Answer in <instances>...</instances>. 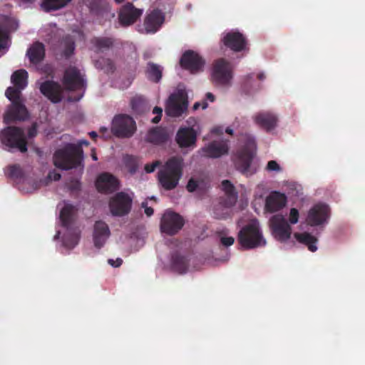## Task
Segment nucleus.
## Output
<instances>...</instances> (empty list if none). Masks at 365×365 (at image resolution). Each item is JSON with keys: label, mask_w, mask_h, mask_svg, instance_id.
Listing matches in <instances>:
<instances>
[{"label": "nucleus", "mask_w": 365, "mask_h": 365, "mask_svg": "<svg viewBox=\"0 0 365 365\" xmlns=\"http://www.w3.org/2000/svg\"><path fill=\"white\" fill-rule=\"evenodd\" d=\"M54 165L63 170H68L78 167H83V151L80 146L68 143L62 148L58 149L53 157Z\"/></svg>", "instance_id": "f257e3e1"}, {"label": "nucleus", "mask_w": 365, "mask_h": 365, "mask_svg": "<svg viewBox=\"0 0 365 365\" xmlns=\"http://www.w3.org/2000/svg\"><path fill=\"white\" fill-rule=\"evenodd\" d=\"M182 175V159L179 157L170 158L158 173L160 185L165 190L175 189Z\"/></svg>", "instance_id": "f03ea898"}, {"label": "nucleus", "mask_w": 365, "mask_h": 365, "mask_svg": "<svg viewBox=\"0 0 365 365\" xmlns=\"http://www.w3.org/2000/svg\"><path fill=\"white\" fill-rule=\"evenodd\" d=\"M5 96L11 102L4 115L5 123L9 124L15 121H24L29 118V111L24 104L22 96H19V92H16L15 89L11 88H7Z\"/></svg>", "instance_id": "7ed1b4c3"}, {"label": "nucleus", "mask_w": 365, "mask_h": 365, "mask_svg": "<svg viewBox=\"0 0 365 365\" xmlns=\"http://www.w3.org/2000/svg\"><path fill=\"white\" fill-rule=\"evenodd\" d=\"M75 207L66 204L60 212V220L63 227L66 228L67 232L63 237V245L64 247L72 249L78 243L80 239V232L77 229H71L74 220Z\"/></svg>", "instance_id": "20e7f679"}, {"label": "nucleus", "mask_w": 365, "mask_h": 365, "mask_svg": "<svg viewBox=\"0 0 365 365\" xmlns=\"http://www.w3.org/2000/svg\"><path fill=\"white\" fill-rule=\"evenodd\" d=\"M238 242L245 249H254L264 246L266 241L257 222L244 226L238 233Z\"/></svg>", "instance_id": "39448f33"}, {"label": "nucleus", "mask_w": 365, "mask_h": 365, "mask_svg": "<svg viewBox=\"0 0 365 365\" xmlns=\"http://www.w3.org/2000/svg\"><path fill=\"white\" fill-rule=\"evenodd\" d=\"M0 140L3 145L11 149H18L21 153L27 151V141L22 128L8 126L0 132Z\"/></svg>", "instance_id": "423d86ee"}, {"label": "nucleus", "mask_w": 365, "mask_h": 365, "mask_svg": "<svg viewBox=\"0 0 365 365\" xmlns=\"http://www.w3.org/2000/svg\"><path fill=\"white\" fill-rule=\"evenodd\" d=\"M256 150L255 140L251 136H246L244 145L237 150L234 158V163L237 170L243 174L248 172Z\"/></svg>", "instance_id": "0eeeda50"}, {"label": "nucleus", "mask_w": 365, "mask_h": 365, "mask_svg": "<svg viewBox=\"0 0 365 365\" xmlns=\"http://www.w3.org/2000/svg\"><path fill=\"white\" fill-rule=\"evenodd\" d=\"M136 130L135 121L126 114H119L114 117L111 125L112 133L118 138H130Z\"/></svg>", "instance_id": "6e6552de"}, {"label": "nucleus", "mask_w": 365, "mask_h": 365, "mask_svg": "<svg viewBox=\"0 0 365 365\" xmlns=\"http://www.w3.org/2000/svg\"><path fill=\"white\" fill-rule=\"evenodd\" d=\"M233 67L225 58L215 61L212 67V78L213 82L220 86H228L232 78Z\"/></svg>", "instance_id": "1a4fd4ad"}, {"label": "nucleus", "mask_w": 365, "mask_h": 365, "mask_svg": "<svg viewBox=\"0 0 365 365\" xmlns=\"http://www.w3.org/2000/svg\"><path fill=\"white\" fill-rule=\"evenodd\" d=\"M133 199L124 192H117L110 200L109 207L114 216H124L131 210Z\"/></svg>", "instance_id": "9d476101"}, {"label": "nucleus", "mask_w": 365, "mask_h": 365, "mask_svg": "<svg viewBox=\"0 0 365 365\" xmlns=\"http://www.w3.org/2000/svg\"><path fill=\"white\" fill-rule=\"evenodd\" d=\"M184 224V219L179 214L166 211L161 218L160 230L168 235H174L182 229Z\"/></svg>", "instance_id": "9b49d317"}, {"label": "nucleus", "mask_w": 365, "mask_h": 365, "mask_svg": "<svg viewBox=\"0 0 365 365\" xmlns=\"http://www.w3.org/2000/svg\"><path fill=\"white\" fill-rule=\"evenodd\" d=\"M187 108L186 93L182 90L171 94L169 97L166 113L172 117L180 116Z\"/></svg>", "instance_id": "f8f14e48"}, {"label": "nucleus", "mask_w": 365, "mask_h": 365, "mask_svg": "<svg viewBox=\"0 0 365 365\" xmlns=\"http://www.w3.org/2000/svg\"><path fill=\"white\" fill-rule=\"evenodd\" d=\"M270 227L274 238L285 242L290 238L292 227L282 215H275L270 219Z\"/></svg>", "instance_id": "ddd939ff"}, {"label": "nucleus", "mask_w": 365, "mask_h": 365, "mask_svg": "<svg viewBox=\"0 0 365 365\" xmlns=\"http://www.w3.org/2000/svg\"><path fill=\"white\" fill-rule=\"evenodd\" d=\"M180 64L182 68L194 74L202 71L205 61L198 53L187 50L182 55Z\"/></svg>", "instance_id": "4468645a"}, {"label": "nucleus", "mask_w": 365, "mask_h": 365, "mask_svg": "<svg viewBox=\"0 0 365 365\" xmlns=\"http://www.w3.org/2000/svg\"><path fill=\"white\" fill-rule=\"evenodd\" d=\"M63 83L66 89L69 91L81 90L86 86L80 71L74 66H70L65 71Z\"/></svg>", "instance_id": "2eb2a0df"}, {"label": "nucleus", "mask_w": 365, "mask_h": 365, "mask_svg": "<svg viewBox=\"0 0 365 365\" xmlns=\"http://www.w3.org/2000/svg\"><path fill=\"white\" fill-rule=\"evenodd\" d=\"M329 217V208L325 204H316L309 211L307 222L310 226H318L327 222Z\"/></svg>", "instance_id": "dca6fc26"}, {"label": "nucleus", "mask_w": 365, "mask_h": 365, "mask_svg": "<svg viewBox=\"0 0 365 365\" xmlns=\"http://www.w3.org/2000/svg\"><path fill=\"white\" fill-rule=\"evenodd\" d=\"M143 14V10L135 8L132 3H127L120 9L119 22L123 26L133 24Z\"/></svg>", "instance_id": "f3484780"}, {"label": "nucleus", "mask_w": 365, "mask_h": 365, "mask_svg": "<svg viewBox=\"0 0 365 365\" xmlns=\"http://www.w3.org/2000/svg\"><path fill=\"white\" fill-rule=\"evenodd\" d=\"M222 42L230 50L235 52H240L246 49L247 39L245 36L239 31L227 32L222 39Z\"/></svg>", "instance_id": "a211bd4d"}, {"label": "nucleus", "mask_w": 365, "mask_h": 365, "mask_svg": "<svg viewBox=\"0 0 365 365\" xmlns=\"http://www.w3.org/2000/svg\"><path fill=\"white\" fill-rule=\"evenodd\" d=\"M41 93L52 103L60 102L63 98V88L61 86L53 81H46L40 86Z\"/></svg>", "instance_id": "6ab92c4d"}, {"label": "nucleus", "mask_w": 365, "mask_h": 365, "mask_svg": "<svg viewBox=\"0 0 365 365\" xmlns=\"http://www.w3.org/2000/svg\"><path fill=\"white\" fill-rule=\"evenodd\" d=\"M96 187L100 192L111 193L118 189L119 181L114 175L108 173H103L97 178Z\"/></svg>", "instance_id": "aec40b11"}, {"label": "nucleus", "mask_w": 365, "mask_h": 365, "mask_svg": "<svg viewBox=\"0 0 365 365\" xmlns=\"http://www.w3.org/2000/svg\"><path fill=\"white\" fill-rule=\"evenodd\" d=\"M228 140H214L201 149L202 155L217 158L228 153Z\"/></svg>", "instance_id": "412c9836"}, {"label": "nucleus", "mask_w": 365, "mask_h": 365, "mask_svg": "<svg viewBox=\"0 0 365 365\" xmlns=\"http://www.w3.org/2000/svg\"><path fill=\"white\" fill-rule=\"evenodd\" d=\"M287 196L278 191H272L266 197L264 210L273 213L282 210L287 204Z\"/></svg>", "instance_id": "4be33fe9"}, {"label": "nucleus", "mask_w": 365, "mask_h": 365, "mask_svg": "<svg viewBox=\"0 0 365 365\" xmlns=\"http://www.w3.org/2000/svg\"><path fill=\"white\" fill-rule=\"evenodd\" d=\"M197 132L193 127H180L177 132L175 140L180 148H188L195 145Z\"/></svg>", "instance_id": "5701e85b"}, {"label": "nucleus", "mask_w": 365, "mask_h": 365, "mask_svg": "<svg viewBox=\"0 0 365 365\" xmlns=\"http://www.w3.org/2000/svg\"><path fill=\"white\" fill-rule=\"evenodd\" d=\"M164 19V15L160 10L154 9L152 11L144 20L145 33H155L163 24Z\"/></svg>", "instance_id": "b1692460"}, {"label": "nucleus", "mask_w": 365, "mask_h": 365, "mask_svg": "<svg viewBox=\"0 0 365 365\" xmlns=\"http://www.w3.org/2000/svg\"><path fill=\"white\" fill-rule=\"evenodd\" d=\"M115 38L109 36H94L90 40L91 50L96 53H104L115 45Z\"/></svg>", "instance_id": "393cba45"}, {"label": "nucleus", "mask_w": 365, "mask_h": 365, "mask_svg": "<svg viewBox=\"0 0 365 365\" xmlns=\"http://www.w3.org/2000/svg\"><path fill=\"white\" fill-rule=\"evenodd\" d=\"M110 235L108 225L103 221H97L94 225L93 242L96 247L101 248Z\"/></svg>", "instance_id": "a878e982"}, {"label": "nucleus", "mask_w": 365, "mask_h": 365, "mask_svg": "<svg viewBox=\"0 0 365 365\" xmlns=\"http://www.w3.org/2000/svg\"><path fill=\"white\" fill-rule=\"evenodd\" d=\"M254 120L261 128L267 131H270L277 126L278 120L277 117L272 113L261 112L255 115Z\"/></svg>", "instance_id": "bb28decb"}, {"label": "nucleus", "mask_w": 365, "mask_h": 365, "mask_svg": "<svg viewBox=\"0 0 365 365\" xmlns=\"http://www.w3.org/2000/svg\"><path fill=\"white\" fill-rule=\"evenodd\" d=\"M222 189L225 193L226 199H221L220 204L225 207H232L237 201V193L235 190L234 185L227 180L222 182Z\"/></svg>", "instance_id": "cd10ccee"}, {"label": "nucleus", "mask_w": 365, "mask_h": 365, "mask_svg": "<svg viewBox=\"0 0 365 365\" xmlns=\"http://www.w3.org/2000/svg\"><path fill=\"white\" fill-rule=\"evenodd\" d=\"M28 73L24 69H19L13 73L11 76V81L14 86H10L15 89L16 92H19V96H22L21 91L27 86Z\"/></svg>", "instance_id": "c85d7f7f"}, {"label": "nucleus", "mask_w": 365, "mask_h": 365, "mask_svg": "<svg viewBox=\"0 0 365 365\" xmlns=\"http://www.w3.org/2000/svg\"><path fill=\"white\" fill-rule=\"evenodd\" d=\"M168 138L169 135L165 129L155 127L148 131L146 140L155 145H160L165 143Z\"/></svg>", "instance_id": "c756f323"}, {"label": "nucleus", "mask_w": 365, "mask_h": 365, "mask_svg": "<svg viewBox=\"0 0 365 365\" xmlns=\"http://www.w3.org/2000/svg\"><path fill=\"white\" fill-rule=\"evenodd\" d=\"M189 259L178 252L173 253L171 257V268L179 274H184L187 271Z\"/></svg>", "instance_id": "7c9ffc66"}, {"label": "nucleus", "mask_w": 365, "mask_h": 365, "mask_svg": "<svg viewBox=\"0 0 365 365\" xmlns=\"http://www.w3.org/2000/svg\"><path fill=\"white\" fill-rule=\"evenodd\" d=\"M26 55L32 63L37 64L40 63L45 56L44 45L40 42L34 43L28 49Z\"/></svg>", "instance_id": "2f4dec72"}, {"label": "nucleus", "mask_w": 365, "mask_h": 365, "mask_svg": "<svg viewBox=\"0 0 365 365\" xmlns=\"http://www.w3.org/2000/svg\"><path fill=\"white\" fill-rule=\"evenodd\" d=\"M294 237L299 242L306 245L309 251L314 252L317 250L316 244L318 240L310 233L306 232L302 233L297 232L294 233Z\"/></svg>", "instance_id": "473e14b6"}, {"label": "nucleus", "mask_w": 365, "mask_h": 365, "mask_svg": "<svg viewBox=\"0 0 365 365\" xmlns=\"http://www.w3.org/2000/svg\"><path fill=\"white\" fill-rule=\"evenodd\" d=\"M145 75L149 81L158 83L162 78L163 68L156 63L148 62L145 69Z\"/></svg>", "instance_id": "72a5a7b5"}, {"label": "nucleus", "mask_w": 365, "mask_h": 365, "mask_svg": "<svg viewBox=\"0 0 365 365\" xmlns=\"http://www.w3.org/2000/svg\"><path fill=\"white\" fill-rule=\"evenodd\" d=\"M132 110L138 114H141L148 110V103L142 96H135L130 100Z\"/></svg>", "instance_id": "f704fd0d"}, {"label": "nucleus", "mask_w": 365, "mask_h": 365, "mask_svg": "<svg viewBox=\"0 0 365 365\" xmlns=\"http://www.w3.org/2000/svg\"><path fill=\"white\" fill-rule=\"evenodd\" d=\"M72 0H43L41 4L46 11H56L68 5Z\"/></svg>", "instance_id": "c9c22d12"}, {"label": "nucleus", "mask_w": 365, "mask_h": 365, "mask_svg": "<svg viewBox=\"0 0 365 365\" xmlns=\"http://www.w3.org/2000/svg\"><path fill=\"white\" fill-rule=\"evenodd\" d=\"M94 66L97 69L102 70L105 73H113L115 67L110 58L101 57L94 61Z\"/></svg>", "instance_id": "e433bc0d"}, {"label": "nucleus", "mask_w": 365, "mask_h": 365, "mask_svg": "<svg viewBox=\"0 0 365 365\" xmlns=\"http://www.w3.org/2000/svg\"><path fill=\"white\" fill-rule=\"evenodd\" d=\"M61 44L63 46L62 55L66 58H70L73 54L76 48L73 37L71 36L63 37Z\"/></svg>", "instance_id": "4c0bfd02"}, {"label": "nucleus", "mask_w": 365, "mask_h": 365, "mask_svg": "<svg viewBox=\"0 0 365 365\" xmlns=\"http://www.w3.org/2000/svg\"><path fill=\"white\" fill-rule=\"evenodd\" d=\"M124 164L128 172L133 175L138 168V159L135 156L127 155L124 157Z\"/></svg>", "instance_id": "58836bf2"}, {"label": "nucleus", "mask_w": 365, "mask_h": 365, "mask_svg": "<svg viewBox=\"0 0 365 365\" xmlns=\"http://www.w3.org/2000/svg\"><path fill=\"white\" fill-rule=\"evenodd\" d=\"M7 176L14 180H20L24 176L23 170L19 165H12L7 168Z\"/></svg>", "instance_id": "ea45409f"}, {"label": "nucleus", "mask_w": 365, "mask_h": 365, "mask_svg": "<svg viewBox=\"0 0 365 365\" xmlns=\"http://www.w3.org/2000/svg\"><path fill=\"white\" fill-rule=\"evenodd\" d=\"M299 211L296 208H291L289 212V221L291 224L294 225L299 220Z\"/></svg>", "instance_id": "a19ab883"}, {"label": "nucleus", "mask_w": 365, "mask_h": 365, "mask_svg": "<svg viewBox=\"0 0 365 365\" xmlns=\"http://www.w3.org/2000/svg\"><path fill=\"white\" fill-rule=\"evenodd\" d=\"M267 170L269 171H277L281 170L279 165L275 160H269L267 165Z\"/></svg>", "instance_id": "79ce46f5"}, {"label": "nucleus", "mask_w": 365, "mask_h": 365, "mask_svg": "<svg viewBox=\"0 0 365 365\" xmlns=\"http://www.w3.org/2000/svg\"><path fill=\"white\" fill-rule=\"evenodd\" d=\"M198 187V182L193 178L189 180L186 188L190 192H192L196 190Z\"/></svg>", "instance_id": "37998d69"}, {"label": "nucleus", "mask_w": 365, "mask_h": 365, "mask_svg": "<svg viewBox=\"0 0 365 365\" xmlns=\"http://www.w3.org/2000/svg\"><path fill=\"white\" fill-rule=\"evenodd\" d=\"M160 165V162L156 160L152 163H148L145 165V170L147 173H151L155 171V168Z\"/></svg>", "instance_id": "c03bdc74"}, {"label": "nucleus", "mask_w": 365, "mask_h": 365, "mask_svg": "<svg viewBox=\"0 0 365 365\" xmlns=\"http://www.w3.org/2000/svg\"><path fill=\"white\" fill-rule=\"evenodd\" d=\"M220 241L224 246L229 247L233 245L235 239L232 237H221Z\"/></svg>", "instance_id": "a18cd8bd"}, {"label": "nucleus", "mask_w": 365, "mask_h": 365, "mask_svg": "<svg viewBox=\"0 0 365 365\" xmlns=\"http://www.w3.org/2000/svg\"><path fill=\"white\" fill-rule=\"evenodd\" d=\"M37 135V125L36 123H34L28 130V137L29 138H34Z\"/></svg>", "instance_id": "49530a36"}, {"label": "nucleus", "mask_w": 365, "mask_h": 365, "mask_svg": "<svg viewBox=\"0 0 365 365\" xmlns=\"http://www.w3.org/2000/svg\"><path fill=\"white\" fill-rule=\"evenodd\" d=\"M141 207L145 209V213L148 217H150L153 215L154 210L152 207L148 206V203L146 202H143L141 204Z\"/></svg>", "instance_id": "de8ad7c7"}, {"label": "nucleus", "mask_w": 365, "mask_h": 365, "mask_svg": "<svg viewBox=\"0 0 365 365\" xmlns=\"http://www.w3.org/2000/svg\"><path fill=\"white\" fill-rule=\"evenodd\" d=\"M108 262L113 267H119L123 263V259L121 258H117L116 260L109 259Z\"/></svg>", "instance_id": "09e8293b"}, {"label": "nucleus", "mask_w": 365, "mask_h": 365, "mask_svg": "<svg viewBox=\"0 0 365 365\" xmlns=\"http://www.w3.org/2000/svg\"><path fill=\"white\" fill-rule=\"evenodd\" d=\"M6 40V35L0 31V50L4 48Z\"/></svg>", "instance_id": "8fccbe9b"}, {"label": "nucleus", "mask_w": 365, "mask_h": 365, "mask_svg": "<svg viewBox=\"0 0 365 365\" xmlns=\"http://www.w3.org/2000/svg\"><path fill=\"white\" fill-rule=\"evenodd\" d=\"M51 175H52V173H50L49 175H48L49 178H52L53 180H55V181L59 180L61 179V175L60 173H54L53 177H52Z\"/></svg>", "instance_id": "3c124183"}, {"label": "nucleus", "mask_w": 365, "mask_h": 365, "mask_svg": "<svg viewBox=\"0 0 365 365\" xmlns=\"http://www.w3.org/2000/svg\"><path fill=\"white\" fill-rule=\"evenodd\" d=\"M153 113L154 114H155L156 115H161L162 116L163 110L160 107L155 106L153 108Z\"/></svg>", "instance_id": "603ef678"}, {"label": "nucleus", "mask_w": 365, "mask_h": 365, "mask_svg": "<svg viewBox=\"0 0 365 365\" xmlns=\"http://www.w3.org/2000/svg\"><path fill=\"white\" fill-rule=\"evenodd\" d=\"M71 190H80V188H81V184H80V182H79L78 181H75V182L73 183V185H72V186H71Z\"/></svg>", "instance_id": "864d4df0"}, {"label": "nucleus", "mask_w": 365, "mask_h": 365, "mask_svg": "<svg viewBox=\"0 0 365 365\" xmlns=\"http://www.w3.org/2000/svg\"><path fill=\"white\" fill-rule=\"evenodd\" d=\"M206 98L210 102H214L215 100V96L212 93H210V92L206 93Z\"/></svg>", "instance_id": "5fc2aeb1"}, {"label": "nucleus", "mask_w": 365, "mask_h": 365, "mask_svg": "<svg viewBox=\"0 0 365 365\" xmlns=\"http://www.w3.org/2000/svg\"><path fill=\"white\" fill-rule=\"evenodd\" d=\"M91 158L93 160L96 161L98 160V157H97V155H96V148H93L91 149Z\"/></svg>", "instance_id": "6e6d98bb"}, {"label": "nucleus", "mask_w": 365, "mask_h": 365, "mask_svg": "<svg viewBox=\"0 0 365 365\" xmlns=\"http://www.w3.org/2000/svg\"><path fill=\"white\" fill-rule=\"evenodd\" d=\"M89 145V142L86 140H80L78 142V144L76 145L77 146H80V148H82V145Z\"/></svg>", "instance_id": "4d7b16f0"}, {"label": "nucleus", "mask_w": 365, "mask_h": 365, "mask_svg": "<svg viewBox=\"0 0 365 365\" xmlns=\"http://www.w3.org/2000/svg\"><path fill=\"white\" fill-rule=\"evenodd\" d=\"M161 115H156L155 118L152 119V122L153 123H158L161 120Z\"/></svg>", "instance_id": "13d9d810"}, {"label": "nucleus", "mask_w": 365, "mask_h": 365, "mask_svg": "<svg viewBox=\"0 0 365 365\" xmlns=\"http://www.w3.org/2000/svg\"><path fill=\"white\" fill-rule=\"evenodd\" d=\"M89 135L91 138L96 139L98 137V134L95 131H91L89 133Z\"/></svg>", "instance_id": "bf43d9fd"}, {"label": "nucleus", "mask_w": 365, "mask_h": 365, "mask_svg": "<svg viewBox=\"0 0 365 365\" xmlns=\"http://www.w3.org/2000/svg\"><path fill=\"white\" fill-rule=\"evenodd\" d=\"M257 78L260 81H262L265 78V75L263 73H260L257 75Z\"/></svg>", "instance_id": "052dcab7"}, {"label": "nucleus", "mask_w": 365, "mask_h": 365, "mask_svg": "<svg viewBox=\"0 0 365 365\" xmlns=\"http://www.w3.org/2000/svg\"><path fill=\"white\" fill-rule=\"evenodd\" d=\"M212 132L213 133H222V130H221L220 128H213V129L212 130Z\"/></svg>", "instance_id": "680f3d73"}, {"label": "nucleus", "mask_w": 365, "mask_h": 365, "mask_svg": "<svg viewBox=\"0 0 365 365\" xmlns=\"http://www.w3.org/2000/svg\"><path fill=\"white\" fill-rule=\"evenodd\" d=\"M225 132L227 134H230V135H232L233 134V130L230 128H227L226 130H225Z\"/></svg>", "instance_id": "e2e57ef3"}, {"label": "nucleus", "mask_w": 365, "mask_h": 365, "mask_svg": "<svg viewBox=\"0 0 365 365\" xmlns=\"http://www.w3.org/2000/svg\"><path fill=\"white\" fill-rule=\"evenodd\" d=\"M200 106V103L199 102H196L193 106V109L197 110Z\"/></svg>", "instance_id": "0e129e2a"}, {"label": "nucleus", "mask_w": 365, "mask_h": 365, "mask_svg": "<svg viewBox=\"0 0 365 365\" xmlns=\"http://www.w3.org/2000/svg\"><path fill=\"white\" fill-rule=\"evenodd\" d=\"M207 107V103L206 102L202 103V108L205 109Z\"/></svg>", "instance_id": "69168bd1"}, {"label": "nucleus", "mask_w": 365, "mask_h": 365, "mask_svg": "<svg viewBox=\"0 0 365 365\" xmlns=\"http://www.w3.org/2000/svg\"><path fill=\"white\" fill-rule=\"evenodd\" d=\"M101 131L102 133H104V132L107 131V128H105V127H102V128H101Z\"/></svg>", "instance_id": "338daca9"}, {"label": "nucleus", "mask_w": 365, "mask_h": 365, "mask_svg": "<svg viewBox=\"0 0 365 365\" xmlns=\"http://www.w3.org/2000/svg\"><path fill=\"white\" fill-rule=\"evenodd\" d=\"M115 1L117 3V4H121L124 1V0H115Z\"/></svg>", "instance_id": "774afa93"}]
</instances>
